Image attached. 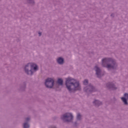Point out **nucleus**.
Returning <instances> with one entry per match:
<instances>
[{"label": "nucleus", "mask_w": 128, "mask_h": 128, "mask_svg": "<svg viewBox=\"0 0 128 128\" xmlns=\"http://www.w3.org/2000/svg\"><path fill=\"white\" fill-rule=\"evenodd\" d=\"M30 120V118H26V122H28V120Z\"/></svg>", "instance_id": "nucleus-17"}, {"label": "nucleus", "mask_w": 128, "mask_h": 128, "mask_svg": "<svg viewBox=\"0 0 128 128\" xmlns=\"http://www.w3.org/2000/svg\"><path fill=\"white\" fill-rule=\"evenodd\" d=\"M50 128H56V126H54V127H50Z\"/></svg>", "instance_id": "nucleus-19"}, {"label": "nucleus", "mask_w": 128, "mask_h": 128, "mask_svg": "<svg viewBox=\"0 0 128 128\" xmlns=\"http://www.w3.org/2000/svg\"><path fill=\"white\" fill-rule=\"evenodd\" d=\"M94 104L96 106H100V104H102V102L98 101V100H95L94 102Z\"/></svg>", "instance_id": "nucleus-10"}, {"label": "nucleus", "mask_w": 128, "mask_h": 128, "mask_svg": "<svg viewBox=\"0 0 128 128\" xmlns=\"http://www.w3.org/2000/svg\"><path fill=\"white\" fill-rule=\"evenodd\" d=\"M102 66L105 68H107L108 70L112 68L113 70L116 68V64L114 60L110 58H105L102 60Z\"/></svg>", "instance_id": "nucleus-2"}, {"label": "nucleus", "mask_w": 128, "mask_h": 128, "mask_svg": "<svg viewBox=\"0 0 128 128\" xmlns=\"http://www.w3.org/2000/svg\"><path fill=\"white\" fill-rule=\"evenodd\" d=\"M84 90H85V92H96V89L94 86L90 84L84 88Z\"/></svg>", "instance_id": "nucleus-6"}, {"label": "nucleus", "mask_w": 128, "mask_h": 128, "mask_svg": "<svg viewBox=\"0 0 128 128\" xmlns=\"http://www.w3.org/2000/svg\"><path fill=\"white\" fill-rule=\"evenodd\" d=\"M124 96H125L126 98L127 99V100H128V94H124Z\"/></svg>", "instance_id": "nucleus-16"}, {"label": "nucleus", "mask_w": 128, "mask_h": 128, "mask_svg": "<svg viewBox=\"0 0 128 128\" xmlns=\"http://www.w3.org/2000/svg\"><path fill=\"white\" fill-rule=\"evenodd\" d=\"M107 88H112V90H116L114 84H112V83H108L107 84Z\"/></svg>", "instance_id": "nucleus-8"}, {"label": "nucleus", "mask_w": 128, "mask_h": 128, "mask_svg": "<svg viewBox=\"0 0 128 128\" xmlns=\"http://www.w3.org/2000/svg\"><path fill=\"white\" fill-rule=\"evenodd\" d=\"M94 70L96 72V74L98 78H101L102 77V72L100 71V69L98 67V66H96L94 68Z\"/></svg>", "instance_id": "nucleus-7"}, {"label": "nucleus", "mask_w": 128, "mask_h": 128, "mask_svg": "<svg viewBox=\"0 0 128 128\" xmlns=\"http://www.w3.org/2000/svg\"><path fill=\"white\" fill-rule=\"evenodd\" d=\"M54 80L52 78H48L46 80L45 85L46 88H51L54 86Z\"/></svg>", "instance_id": "nucleus-5"}, {"label": "nucleus", "mask_w": 128, "mask_h": 128, "mask_svg": "<svg viewBox=\"0 0 128 128\" xmlns=\"http://www.w3.org/2000/svg\"><path fill=\"white\" fill-rule=\"evenodd\" d=\"M111 16H112V14Z\"/></svg>", "instance_id": "nucleus-20"}, {"label": "nucleus", "mask_w": 128, "mask_h": 128, "mask_svg": "<svg viewBox=\"0 0 128 128\" xmlns=\"http://www.w3.org/2000/svg\"><path fill=\"white\" fill-rule=\"evenodd\" d=\"M38 70V66L34 63H28L25 66V72L28 74L32 75Z\"/></svg>", "instance_id": "nucleus-3"}, {"label": "nucleus", "mask_w": 128, "mask_h": 128, "mask_svg": "<svg viewBox=\"0 0 128 128\" xmlns=\"http://www.w3.org/2000/svg\"><path fill=\"white\" fill-rule=\"evenodd\" d=\"M123 102H124V104H128V101L124 97L121 98Z\"/></svg>", "instance_id": "nucleus-12"}, {"label": "nucleus", "mask_w": 128, "mask_h": 128, "mask_svg": "<svg viewBox=\"0 0 128 128\" xmlns=\"http://www.w3.org/2000/svg\"><path fill=\"white\" fill-rule=\"evenodd\" d=\"M74 116L70 113H66L62 116V118L64 122H72Z\"/></svg>", "instance_id": "nucleus-4"}, {"label": "nucleus", "mask_w": 128, "mask_h": 128, "mask_svg": "<svg viewBox=\"0 0 128 128\" xmlns=\"http://www.w3.org/2000/svg\"><path fill=\"white\" fill-rule=\"evenodd\" d=\"M66 86L70 92L80 90V86L78 81L71 78H66Z\"/></svg>", "instance_id": "nucleus-1"}, {"label": "nucleus", "mask_w": 128, "mask_h": 128, "mask_svg": "<svg viewBox=\"0 0 128 128\" xmlns=\"http://www.w3.org/2000/svg\"><path fill=\"white\" fill-rule=\"evenodd\" d=\"M57 62L59 64H64V58H58Z\"/></svg>", "instance_id": "nucleus-9"}, {"label": "nucleus", "mask_w": 128, "mask_h": 128, "mask_svg": "<svg viewBox=\"0 0 128 128\" xmlns=\"http://www.w3.org/2000/svg\"><path fill=\"white\" fill-rule=\"evenodd\" d=\"M38 34H39V36H42V33L41 32H39Z\"/></svg>", "instance_id": "nucleus-18"}, {"label": "nucleus", "mask_w": 128, "mask_h": 128, "mask_svg": "<svg viewBox=\"0 0 128 128\" xmlns=\"http://www.w3.org/2000/svg\"><path fill=\"white\" fill-rule=\"evenodd\" d=\"M24 128H30V125H28V123H24Z\"/></svg>", "instance_id": "nucleus-13"}, {"label": "nucleus", "mask_w": 128, "mask_h": 128, "mask_svg": "<svg viewBox=\"0 0 128 128\" xmlns=\"http://www.w3.org/2000/svg\"><path fill=\"white\" fill-rule=\"evenodd\" d=\"M80 118H82V116H80V114H78L77 115V120H80Z\"/></svg>", "instance_id": "nucleus-15"}, {"label": "nucleus", "mask_w": 128, "mask_h": 128, "mask_svg": "<svg viewBox=\"0 0 128 128\" xmlns=\"http://www.w3.org/2000/svg\"><path fill=\"white\" fill-rule=\"evenodd\" d=\"M83 84L84 86H86V84H88V81L87 80H85L84 81Z\"/></svg>", "instance_id": "nucleus-14"}, {"label": "nucleus", "mask_w": 128, "mask_h": 128, "mask_svg": "<svg viewBox=\"0 0 128 128\" xmlns=\"http://www.w3.org/2000/svg\"><path fill=\"white\" fill-rule=\"evenodd\" d=\"M58 84H60V86H62V84H64V81L62 80V79L59 78L58 80Z\"/></svg>", "instance_id": "nucleus-11"}]
</instances>
